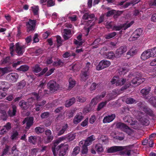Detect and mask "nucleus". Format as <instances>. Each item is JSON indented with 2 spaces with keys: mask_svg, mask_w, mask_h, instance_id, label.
<instances>
[{
  "mask_svg": "<svg viewBox=\"0 0 156 156\" xmlns=\"http://www.w3.org/2000/svg\"><path fill=\"white\" fill-rule=\"evenodd\" d=\"M16 105H14L12 106V111L9 109L8 112V114L9 116L12 117L15 115L16 112Z\"/></svg>",
  "mask_w": 156,
  "mask_h": 156,
  "instance_id": "nucleus-26",
  "label": "nucleus"
},
{
  "mask_svg": "<svg viewBox=\"0 0 156 156\" xmlns=\"http://www.w3.org/2000/svg\"><path fill=\"white\" fill-rule=\"evenodd\" d=\"M29 67L26 65H23L21 66L18 69L19 71L26 72L29 69Z\"/></svg>",
  "mask_w": 156,
  "mask_h": 156,
  "instance_id": "nucleus-42",
  "label": "nucleus"
},
{
  "mask_svg": "<svg viewBox=\"0 0 156 156\" xmlns=\"http://www.w3.org/2000/svg\"><path fill=\"white\" fill-rule=\"evenodd\" d=\"M37 137L34 136H31L29 137L28 141L31 143L32 144L35 145L37 142Z\"/></svg>",
  "mask_w": 156,
  "mask_h": 156,
  "instance_id": "nucleus-30",
  "label": "nucleus"
},
{
  "mask_svg": "<svg viewBox=\"0 0 156 156\" xmlns=\"http://www.w3.org/2000/svg\"><path fill=\"white\" fill-rule=\"evenodd\" d=\"M142 30L141 28H139L136 29V30L133 32V34L137 38H138L141 35L142 32Z\"/></svg>",
  "mask_w": 156,
  "mask_h": 156,
  "instance_id": "nucleus-38",
  "label": "nucleus"
},
{
  "mask_svg": "<svg viewBox=\"0 0 156 156\" xmlns=\"http://www.w3.org/2000/svg\"><path fill=\"white\" fill-rule=\"evenodd\" d=\"M32 70L35 73H38L39 72V65L36 64L32 67Z\"/></svg>",
  "mask_w": 156,
  "mask_h": 156,
  "instance_id": "nucleus-58",
  "label": "nucleus"
},
{
  "mask_svg": "<svg viewBox=\"0 0 156 156\" xmlns=\"http://www.w3.org/2000/svg\"><path fill=\"white\" fill-rule=\"evenodd\" d=\"M9 85V83L5 81H0V87L1 88V90L2 89V87H5V86Z\"/></svg>",
  "mask_w": 156,
  "mask_h": 156,
  "instance_id": "nucleus-64",
  "label": "nucleus"
},
{
  "mask_svg": "<svg viewBox=\"0 0 156 156\" xmlns=\"http://www.w3.org/2000/svg\"><path fill=\"white\" fill-rule=\"evenodd\" d=\"M107 58L108 59H112L115 57V54L113 51L108 52L106 55Z\"/></svg>",
  "mask_w": 156,
  "mask_h": 156,
  "instance_id": "nucleus-48",
  "label": "nucleus"
},
{
  "mask_svg": "<svg viewBox=\"0 0 156 156\" xmlns=\"http://www.w3.org/2000/svg\"><path fill=\"white\" fill-rule=\"evenodd\" d=\"M10 147L7 145H5V147L4 149L3 150L2 152V154L1 156H4L6 155L9 151Z\"/></svg>",
  "mask_w": 156,
  "mask_h": 156,
  "instance_id": "nucleus-45",
  "label": "nucleus"
},
{
  "mask_svg": "<svg viewBox=\"0 0 156 156\" xmlns=\"http://www.w3.org/2000/svg\"><path fill=\"white\" fill-rule=\"evenodd\" d=\"M1 119L4 121H5L7 120V117L6 114V112L5 110H3L1 113Z\"/></svg>",
  "mask_w": 156,
  "mask_h": 156,
  "instance_id": "nucleus-49",
  "label": "nucleus"
},
{
  "mask_svg": "<svg viewBox=\"0 0 156 156\" xmlns=\"http://www.w3.org/2000/svg\"><path fill=\"white\" fill-rule=\"evenodd\" d=\"M128 71V70L125 68H120L118 70V72L120 75H124Z\"/></svg>",
  "mask_w": 156,
  "mask_h": 156,
  "instance_id": "nucleus-47",
  "label": "nucleus"
},
{
  "mask_svg": "<svg viewBox=\"0 0 156 156\" xmlns=\"http://www.w3.org/2000/svg\"><path fill=\"white\" fill-rule=\"evenodd\" d=\"M38 92H39L38 91L37 94L35 92L33 93H32V95H33L34 96V97L33 98L32 97L28 99L27 102H29V104H30V102H31V101H33L34 99H36L37 101L39 98V95L38 94Z\"/></svg>",
  "mask_w": 156,
  "mask_h": 156,
  "instance_id": "nucleus-33",
  "label": "nucleus"
},
{
  "mask_svg": "<svg viewBox=\"0 0 156 156\" xmlns=\"http://www.w3.org/2000/svg\"><path fill=\"white\" fill-rule=\"evenodd\" d=\"M63 62L61 59L57 58V61L53 62L52 65L55 67L61 66L63 65Z\"/></svg>",
  "mask_w": 156,
  "mask_h": 156,
  "instance_id": "nucleus-32",
  "label": "nucleus"
},
{
  "mask_svg": "<svg viewBox=\"0 0 156 156\" xmlns=\"http://www.w3.org/2000/svg\"><path fill=\"white\" fill-rule=\"evenodd\" d=\"M99 140L102 142V143H104L105 144H106L108 142V140L107 136H106L101 135L99 136Z\"/></svg>",
  "mask_w": 156,
  "mask_h": 156,
  "instance_id": "nucleus-37",
  "label": "nucleus"
},
{
  "mask_svg": "<svg viewBox=\"0 0 156 156\" xmlns=\"http://www.w3.org/2000/svg\"><path fill=\"white\" fill-rule=\"evenodd\" d=\"M83 118L81 113L77 114L73 119V123L74 124H77L80 122Z\"/></svg>",
  "mask_w": 156,
  "mask_h": 156,
  "instance_id": "nucleus-17",
  "label": "nucleus"
},
{
  "mask_svg": "<svg viewBox=\"0 0 156 156\" xmlns=\"http://www.w3.org/2000/svg\"><path fill=\"white\" fill-rule=\"evenodd\" d=\"M101 39L100 38H98L96 39L92 43V44L94 45L93 46V47L94 48H96L98 47V45Z\"/></svg>",
  "mask_w": 156,
  "mask_h": 156,
  "instance_id": "nucleus-53",
  "label": "nucleus"
},
{
  "mask_svg": "<svg viewBox=\"0 0 156 156\" xmlns=\"http://www.w3.org/2000/svg\"><path fill=\"white\" fill-rule=\"evenodd\" d=\"M126 79L119 76H114L111 81L112 84L115 83L116 86H122L126 83Z\"/></svg>",
  "mask_w": 156,
  "mask_h": 156,
  "instance_id": "nucleus-5",
  "label": "nucleus"
},
{
  "mask_svg": "<svg viewBox=\"0 0 156 156\" xmlns=\"http://www.w3.org/2000/svg\"><path fill=\"white\" fill-rule=\"evenodd\" d=\"M25 41L26 43L28 45L30 44V43L32 41V37L30 35L25 38Z\"/></svg>",
  "mask_w": 156,
  "mask_h": 156,
  "instance_id": "nucleus-61",
  "label": "nucleus"
},
{
  "mask_svg": "<svg viewBox=\"0 0 156 156\" xmlns=\"http://www.w3.org/2000/svg\"><path fill=\"white\" fill-rule=\"evenodd\" d=\"M19 105L21 108L26 110L29 108L30 104L29 102H26L23 100L20 102Z\"/></svg>",
  "mask_w": 156,
  "mask_h": 156,
  "instance_id": "nucleus-20",
  "label": "nucleus"
},
{
  "mask_svg": "<svg viewBox=\"0 0 156 156\" xmlns=\"http://www.w3.org/2000/svg\"><path fill=\"white\" fill-rule=\"evenodd\" d=\"M68 145H64L63 144H61L59 145L58 146L56 149L57 151L60 149L59 151V156H64L66 154V152L68 149Z\"/></svg>",
  "mask_w": 156,
  "mask_h": 156,
  "instance_id": "nucleus-4",
  "label": "nucleus"
},
{
  "mask_svg": "<svg viewBox=\"0 0 156 156\" xmlns=\"http://www.w3.org/2000/svg\"><path fill=\"white\" fill-rule=\"evenodd\" d=\"M1 61H2V63L3 64L9 63L10 62V57L9 56H7L6 58H3Z\"/></svg>",
  "mask_w": 156,
  "mask_h": 156,
  "instance_id": "nucleus-57",
  "label": "nucleus"
},
{
  "mask_svg": "<svg viewBox=\"0 0 156 156\" xmlns=\"http://www.w3.org/2000/svg\"><path fill=\"white\" fill-rule=\"evenodd\" d=\"M142 109L143 111L147 114L151 115L153 113L152 111L147 106L143 107Z\"/></svg>",
  "mask_w": 156,
  "mask_h": 156,
  "instance_id": "nucleus-39",
  "label": "nucleus"
},
{
  "mask_svg": "<svg viewBox=\"0 0 156 156\" xmlns=\"http://www.w3.org/2000/svg\"><path fill=\"white\" fill-rule=\"evenodd\" d=\"M148 50L151 57H156V47H154L152 48L148 49Z\"/></svg>",
  "mask_w": 156,
  "mask_h": 156,
  "instance_id": "nucleus-34",
  "label": "nucleus"
},
{
  "mask_svg": "<svg viewBox=\"0 0 156 156\" xmlns=\"http://www.w3.org/2000/svg\"><path fill=\"white\" fill-rule=\"evenodd\" d=\"M137 50L135 48L133 47L126 53V55L132 57L136 54Z\"/></svg>",
  "mask_w": 156,
  "mask_h": 156,
  "instance_id": "nucleus-22",
  "label": "nucleus"
},
{
  "mask_svg": "<svg viewBox=\"0 0 156 156\" xmlns=\"http://www.w3.org/2000/svg\"><path fill=\"white\" fill-rule=\"evenodd\" d=\"M56 41L57 42L58 45L59 46L62 44V41L61 37L59 36H57L56 37Z\"/></svg>",
  "mask_w": 156,
  "mask_h": 156,
  "instance_id": "nucleus-63",
  "label": "nucleus"
},
{
  "mask_svg": "<svg viewBox=\"0 0 156 156\" xmlns=\"http://www.w3.org/2000/svg\"><path fill=\"white\" fill-rule=\"evenodd\" d=\"M63 37L65 40L69 39L71 35V31L69 29H65L63 30Z\"/></svg>",
  "mask_w": 156,
  "mask_h": 156,
  "instance_id": "nucleus-19",
  "label": "nucleus"
},
{
  "mask_svg": "<svg viewBox=\"0 0 156 156\" xmlns=\"http://www.w3.org/2000/svg\"><path fill=\"white\" fill-rule=\"evenodd\" d=\"M127 50V47L126 45L120 47L116 51V54L120 56L125 53Z\"/></svg>",
  "mask_w": 156,
  "mask_h": 156,
  "instance_id": "nucleus-13",
  "label": "nucleus"
},
{
  "mask_svg": "<svg viewBox=\"0 0 156 156\" xmlns=\"http://www.w3.org/2000/svg\"><path fill=\"white\" fill-rule=\"evenodd\" d=\"M151 57L148 49L144 51L141 55V58L142 60H145Z\"/></svg>",
  "mask_w": 156,
  "mask_h": 156,
  "instance_id": "nucleus-18",
  "label": "nucleus"
},
{
  "mask_svg": "<svg viewBox=\"0 0 156 156\" xmlns=\"http://www.w3.org/2000/svg\"><path fill=\"white\" fill-rule=\"evenodd\" d=\"M124 147L121 146H114L108 148L107 152L108 153H113L123 150Z\"/></svg>",
  "mask_w": 156,
  "mask_h": 156,
  "instance_id": "nucleus-12",
  "label": "nucleus"
},
{
  "mask_svg": "<svg viewBox=\"0 0 156 156\" xmlns=\"http://www.w3.org/2000/svg\"><path fill=\"white\" fill-rule=\"evenodd\" d=\"M38 35L37 34H34L33 38V43H36L37 42H38L39 41V39L38 38Z\"/></svg>",
  "mask_w": 156,
  "mask_h": 156,
  "instance_id": "nucleus-62",
  "label": "nucleus"
},
{
  "mask_svg": "<svg viewBox=\"0 0 156 156\" xmlns=\"http://www.w3.org/2000/svg\"><path fill=\"white\" fill-rule=\"evenodd\" d=\"M116 34L115 32H113L112 33L107 34L105 35V37L107 39H109L114 37Z\"/></svg>",
  "mask_w": 156,
  "mask_h": 156,
  "instance_id": "nucleus-41",
  "label": "nucleus"
},
{
  "mask_svg": "<svg viewBox=\"0 0 156 156\" xmlns=\"http://www.w3.org/2000/svg\"><path fill=\"white\" fill-rule=\"evenodd\" d=\"M145 80V78L139 76V77H136L133 78L131 81V82L133 84L139 85L144 81Z\"/></svg>",
  "mask_w": 156,
  "mask_h": 156,
  "instance_id": "nucleus-15",
  "label": "nucleus"
},
{
  "mask_svg": "<svg viewBox=\"0 0 156 156\" xmlns=\"http://www.w3.org/2000/svg\"><path fill=\"white\" fill-rule=\"evenodd\" d=\"M26 84V82L24 80L21 81L16 84L17 88L19 89H23L25 87Z\"/></svg>",
  "mask_w": 156,
  "mask_h": 156,
  "instance_id": "nucleus-29",
  "label": "nucleus"
},
{
  "mask_svg": "<svg viewBox=\"0 0 156 156\" xmlns=\"http://www.w3.org/2000/svg\"><path fill=\"white\" fill-rule=\"evenodd\" d=\"M75 98H73L69 100H67L66 101L65 103V106L66 107H69L73 104L75 103Z\"/></svg>",
  "mask_w": 156,
  "mask_h": 156,
  "instance_id": "nucleus-31",
  "label": "nucleus"
},
{
  "mask_svg": "<svg viewBox=\"0 0 156 156\" xmlns=\"http://www.w3.org/2000/svg\"><path fill=\"white\" fill-rule=\"evenodd\" d=\"M53 136L51 135L48 136L47 138H44V142L45 143H49L52 141L53 139Z\"/></svg>",
  "mask_w": 156,
  "mask_h": 156,
  "instance_id": "nucleus-55",
  "label": "nucleus"
},
{
  "mask_svg": "<svg viewBox=\"0 0 156 156\" xmlns=\"http://www.w3.org/2000/svg\"><path fill=\"white\" fill-rule=\"evenodd\" d=\"M66 140V135L59 137L55 141L54 146L51 148V150L54 156H57V154L56 153V145L55 144H57L62 141Z\"/></svg>",
  "mask_w": 156,
  "mask_h": 156,
  "instance_id": "nucleus-10",
  "label": "nucleus"
},
{
  "mask_svg": "<svg viewBox=\"0 0 156 156\" xmlns=\"http://www.w3.org/2000/svg\"><path fill=\"white\" fill-rule=\"evenodd\" d=\"M90 63L89 62L87 63L85 67L83 69L80 74L81 79L85 81L87 79L89 75L90 68Z\"/></svg>",
  "mask_w": 156,
  "mask_h": 156,
  "instance_id": "nucleus-3",
  "label": "nucleus"
},
{
  "mask_svg": "<svg viewBox=\"0 0 156 156\" xmlns=\"http://www.w3.org/2000/svg\"><path fill=\"white\" fill-rule=\"evenodd\" d=\"M94 17L95 15L94 14L86 13L83 15L82 19L83 20H87L89 19H92Z\"/></svg>",
  "mask_w": 156,
  "mask_h": 156,
  "instance_id": "nucleus-27",
  "label": "nucleus"
},
{
  "mask_svg": "<svg viewBox=\"0 0 156 156\" xmlns=\"http://www.w3.org/2000/svg\"><path fill=\"white\" fill-rule=\"evenodd\" d=\"M95 148L98 153L102 152L104 151V149L102 145L100 144H96Z\"/></svg>",
  "mask_w": 156,
  "mask_h": 156,
  "instance_id": "nucleus-36",
  "label": "nucleus"
},
{
  "mask_svg": "<svg viewBox=\"0 0 156 156\" xmlns=\"http://www.w3.org/2000/svg\"><path fill=\"white\" fill-rule=\"evenodd\" d=\"M115 117V114H112L110 115H108L104 118L103 122L105 123L110 122L114 119Z\"/></svg>",
  "mask_w": 156,
  "mask_h": 156,
  "instance_id": "nucleus-16",
  "label": "nucleus"
},
{
  "mask_svg": "<svg viewBox=\"0 0 156 156\" xmlns=\"http://www.w3.org/2000/svg\"><path fill=\"white\" fill-rule=\"evenodd\" d=\"M116 96L117 93L115 91H113L112 93L108 94L106 98L108 100L107 101H108L110 100L114 99Z\"/></svg>",
  "mask_w": 156,
  "mask_h": 156,
  "instance_id": "nucleus-24",
  "label": "nucleus"
},
{
  "mask_svg": "<svg viewBox=\"0 0 156 156\" xmlns=\"http://www.w3.org/2000/svg\"><path fill=\"white\" fill-rule=\"evenodd\" d=\"M12 128L11 123L8 122L3 127L0 131V134L3 135L8 131L10 130Z\"/></svg>",
  "mask_w": 156,
  "mask_h": 156,
  "instance_id": "nucleus-14",
  "label": "nucleus"
},
{
  "mask_svg": "<svg viewBox=\"0 0 156 156\" xmlns=\"http://www.w3.org/2000/svg\"><path fill=\"white\" fill-rule=\"evenodd\" d=\"M19 75L17 73H12L8 74L6 76L7 79L12 83H14L17 81Z\"/></svg>",
  "mask_w": 156,
  "mask_h": 156,
  "instance_id": "nucleus-11",
  "label": "nucleus"
},
{
  "mask_svg": "<svg viewBox=\"0 0 156 156\" xmlns=\"http://www.w3.org/2000/svg\"><path fill=\"white\" fill-rule=\"evenodd\" d=\"M69 88L70 89H72L75 86L76 82L72 78H70L69 79Z\"/></svg>",
  "mask_w": 156,
  "mask_h": 156,
  "instance_id": "nucleus-43",
  "label": "nucleus"
},
{
  "mask_svg": "<svg viewBox=\"0 0 156 156\" xmlns=\"http://www.w3.org/2000/svg\"><path fill=\"white\" fill-rule=\"evenodd\" d=\"M79 65L78 64H72L70 66L71 69L73 70V71H77L79 69Z\"/></svg>",
  "mask_w": 156,
  "mask_h": 156,
  "instance_id": "nucleus-54",
  "label": "nucleus"
},
{
  "mask_svg": "<svg viewBox=\"0 0 156 156\" xmlns=\"http://www.w3.org/2000/svg\"><path fill=\"white\" fill-rule=\"evenodd\" d=\"M151 90V88L150 87H145L141 90L140 93L144 97H145L149 93Z\"/></svg>",
  "mask_w": 156,
  "mask_h": 156,
  "instance_id": "nucleus-23",
  "label": "nucleus"
},
{
  "mask_svg": "<svg viewBox=\"0 0 156 156\" xmlns=\"http://www.w3.org/2000/svg\"><path fill=\"white\" fill-rule=\"evenodd\" d=\"M126 104H136L137 103L136 100L133 98L129 97L127 98L126 100Z\"/></svg>",
  "mask_w": 156,
  "mask_h": 156,
  "instance_id": "nucleus-35",
  "label": "nucleus"
},
{
  "mask_svg": "<svg viewBox=\"0 0 156 156\" xmlns=\"http://www.w3.org/2000/svg\"><path fill=\"white\" fill-rule=\"evenodd\" d=\"M26 47L25 45H21L19 42H17L14 45L13 43H11L10 44L9 50L12 56L14 55L15 51L16 55L19 56H22L25 52V49Z\"/></svg>",
  "mask_w": 156,
  "mask_h": 156,
  "instance_id": "nucleus-1",
  "label": "nucleus"
},
{
  "mask_svg": "<svg viewBox=\"0 0 156 156\" xmlns=\"http://www.w3.org/2000/svg\"><path fill=\"white\" fill-rule=\"evenodd\" d=\"M47 6L48 7L53 6L55 5V2L53 0H48L47 2Z\"/></svg>",
  "mask_w": 156,
  "mask_h": 156,
  "instance_id": "nucleus-60",
  "label": "nucleus"
},
{
  "mask_svg": "<svg viewBox=\"0 0 156 156\" xmlns=\"http://www.w3.org/2000/svg\"><path fill=\"white\" fill-rule=\"evenodd\" d=\"M107 101H105V102H103L101 103L98 105V107L97 108V110L98 111L100 110L103 108L106 104L107 102Z\"/></svg>",
  "mask_w": 156,
  "mask_h": 156,
  "instance_id": "nucleus-50",
  "label": "nucleus"
},
{
  "mask_svg": "<svg viewBox=\"0 0 156 156\" xmlns=\"http://www.w3.org/2000/svg\"><path fill=\"white\" fill-rule=\"evenodd\" d=\"M47 85L50 90L53 92L57 91L59 87L58 84L53 80L50 81Z\"/></svg>",
  "mask_w": 156,
  "mask_h": 156,
  "instance_id": "nucleus-8",
  "label": "nucleus"
},
{
  "mask_svg": "<svg viewBox=\"0 0 156 156\" xmlns=\"http://www.w3.org/2000/svg\"><path fill=\"white\" fill-rule=\"evenodd\" d=\"M124 138V134L122 133H119V136H116L115 139L121 141L123 140Z\"/></svg>",
  "mask_w": 156,
  "mask_h": 156,
  "instance_id": "nucleus-52",
  "label": "nucleus"
},
{
  "mask_svg": "<svg viewBox=\"0 0 156 156\" xmlns=\"http://www.w3.org/2000/svg\"><path fill=\"white\" fill-rule=\"evenodd\" d=\"M19 133L17 131L13 132L10 137L11 139L12 140H16L18 138Z\"/></svg>",
  "mask_w": 156,
  "mask_h": 156,
  "instance_id": "nucleus-46",
  "label": "nucleus"
},
{
  "mask_svg": "<svg viewBox=\"0 0 156 156\" xmlns=\"http://www.w3.org/2000/svg\"><path fill=\"white\" fill-rule=\"evenodd\" d=\"M32 10L33 11L34 15H37L38 14V11L39 10L38 6H34L31 7Z\"/></svg>",
  "mask_w": 156,
  "mask_h": 156,
  "instance_id": "nucleus-51",
  "label": "nucleus"
},
{
  "mask_svg": "<svg viewBox=\"0 0 156 156\" xmlns=\"http://www.w3.org/2000/svg\"><path fill=\"white\" fill-rule=\"evenodd\" d=\"M77 101L80 102H84L86 101V98L82 96H78L76 97Z\"/></svg>",
  "mask_w": 156,
  "mask_h": 156,
  "instance_id": "nucleus-59",
  "label": "nucleus"
},
{
  "mask_svg": "<svg viewBox=\"0 0 156 156\" xmlns=\"http://www.w3.org/2000/svg\"><path fill=\"white\" fill-rule=\"evenodd\" d=\"M34 118L32 117H30L28 118V120L26 123V126L25 128L28 130L30 127L33 125L34 122Z\"/></svg>",
  "mask_w": 156,
  "mask_h": 156,
  "instance_id": "nucleus-21",
  "label": "nucleus"
},
{
  "mask_svg": "<svg viewBox=\"0 0 156 156\" xmlns=\"http://www.w3.org/2000/svg\"><path fill=\"white\" fill-rule=\"evenodd\" d=\"M110 64L111 63L109 61L103 60L99 62L96 66V69L98 70H100L108 67Z\"/></svg>",
  "mask_w": 156,
  "mask_h": 156,
  "instance_id": "nucleus-7",
  "label": "nucleus"
},
{
  "mask_svg": "<svg viewBox=\"0 0 156 156\" xmlns=\"http://www.w3.org/2000/svg\"><path fill=\"white\" fill-rule=\"evenodd\" d=\"M66 140L69 141L73 140L75 138V134L70 133L66 135Z\"/></svg>",
  "mask_w": 156,
  "mask_h": 156,
  "instance_id": "nucleus-44",
  "label": "nucleus"
},
{
  "mask_svg": "<svg viewBox=\"0 0 156 156\" xmlns=\"http://www.w3.org/2000/svg\"><path fill=\"white\" fill-rule=\"evenodd\" d=\"M80 151V148L79 147L76 146L75 147L73 150V156L76 155L78 153H79Z\"/></svg>",
  "mask_w": 156,
  "mask_h": 156,
  "instance_id": "nucleus-56",
  "label": "nucleus"
},
{
  "mask_svg": "<svg viewBox=\"0 0 156 156\" xmlns=\"http://www.w3.org/2000/svg\"><path fill=\"white\" fill-rule=\"evenodd\" d=\"M116 126L117 128L126 133L129 135H131L133 132V129H131L125 123L119 122L116 124Z\"/></svg>",
  "mask_w": 156,
  "mask_h": 156,
  "instance_id": "nucleus-2",
  "label": "nucleus"
},
{
  "mask_svg": "<svg viewBox=\"0 0 156 156\" xmlns=\"http://www.w3.org/2000/svg\"><path fill=\"white\" fill-rule=\"evenodd\" d=\"M36 20L30 19L28 22H26L27 27V31L28 33H32L34 30L36 26Z\"/></svg>",
  "mask_w": 156,
  "mask_h": 156,
  "instance_id": "nucleus-6",
  "label": "nucleus"
},
{
  "mask_svg": "<svg viewBox=\"0 0 156 156\" xmlns=\"http://www.w3.org/2000/svg\"><path fill=\"white\" fill-rule=\"evenodd\" d=\"M140 121L142 125L146 126L148 125L150 123L148 119L145 117H141L140 119Z\"/></svg>",
  "mask_w": 156,
  "mask_h": 156,
  "instance_id": "nucleus-28",
  "label": "nucleus"
},
{
  "mask_svg": "<svg viewBox=\"0 0 156 156\" xmlns=\"http://www.w3.org/2000/svg\"><path fill=\"white\" fill-rule=\"evenodd\" d=\"M100 100L101 96H97L95 98L91 100V103L94 105H96Z\"/></svg>",
  "mask_w": 156,
  "mask_h": 156,
  "instance_id": "nucleus-40",
  "label": "nucleus"
},
{
  "mask_svg": "<svg viewBox=\"0 0 156 156\" xmlns=\"http://www.w3.org/2000/svg\"><path fill=\"white\" fill-rule=\"evenodd\" d=\"M133 23V21H131L129 23L127 22L125 23L121 24L119 26H115L113 27V30L118 31L121 30L122 28H123L124 30H126L131 26Z\"/></svg>",
  "mask_w": 156,
  "mask_h": 156,
  "instance_id": "nucleus-9",
  "label": "nucleus"
},
{
  "mask_svg": "<svg viewBox=\"0 0 156 156\" xmlns=\"http://www.w3.org/2000/svg\"><path fill=\"white\" fill-rule=\"evenodd\" d=\"M68 127V126L67 124H66L64 126H62L60 130L58 133V136H60L63 134L65 131L66 130Z\"/></svg>",
  "mask_w": 156,
  "mask_h": 156,
  "instance_id": "nucleus-25",
  "label": "nucleus"
}]
</instances>
